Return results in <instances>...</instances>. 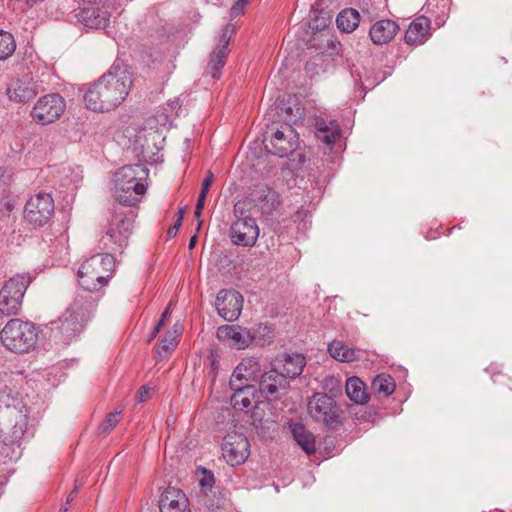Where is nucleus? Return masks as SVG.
Segmentation results:
<instances>
[{
    "instance_id": "f257e3e1",
    "label": "nucleus",
    "mask_w": 512,
    "mask_h": 512,
    "mask_svg": "<svg viewBox=\"0 0 512 512\" xmlns=\"http://www.w3.org/2000/svg\"><path fill=\"white\" fill-rule=\"evenodd\" d=\"M132 83L130 67L116 60L85 92L86 107L95 112L115 109L126 99Z\"/></svg>"
},
{
    "instance_id": "f03ea898",
    "label": "nucleus",
    "mask_w": 512,
    "mask_h": 512,
    "mask_svg": "<svg viewBox=\"0 0 512 512\" xmlns=\"http://www.w3.org/2000/svg\"><path fill=\"white\" fill-rule=\"evenodd\" d=\"M29 410L18 393L5 387L0 390V443L6 450V457L17 459L20 452L14 449L20 447L21 441L29 433Z\"/></svg>"
},
{
    "instance_id": "7ed1b4c3",
    "label": "nucleus",
    "mask_w": 512,
    "mask_h": 512,
    "mask_svg": "<svg viewBox=\"0 0 512 512\" xmlns=\"http://www.w3.org/2000/svg\"><path fill=\"white\" fill-rule=\"evenodd\" d=\"M97 300L98 296L77 293L63 315L52 322V330H57L64 341H71L82 332L85 324L91 319Z\"/></svg>"
},
{
    "instance_id": "20e7f679",
    "label": "nucleus",
    "mask_w": 512,
    "mask_h": 512,
    "mask_svg": "<svg viewBox=\"0 0 512 512\" xmlns=\"http://www.w3.org/2000/svg\"><path fill=\"white\" fill-rule=\"evenodd\" d=\"M149 170L138 163L120 168L114 175V197L122 205L135 206L146 193Z\"/></svg>"
},
{
    "instance_id": "39448f33",
    "label": "nucleus",
    "mask_w": 512,
    "mask_h": 512,
    "mask_svg": "<svg viewBox=\"0 0 512 512\" xmlns=\"http://www.w3.org/2000/svg\"><path fill=\"white\" fill-rule=\"evenodd\" d=\"M115 259L111 253H98L82 263L78 270L79 284L82 290L77 293L99 292L112 278Z\"/></svg>"
},
{
    "instance_id": "423d86ee",
    "label": "nucleus",
    "mask_w": 512,
    "mask_h": 512,
    "mask_svg": "<svg viewBox=\"0 0 512 512\" xmlns=\"http://www.w3.org/2000/svg\"><path fill=\"white\" fill-rule=\"evenodd\" d=\"M38 333L32 322L10 319L0 332L4 347L14 353H28L37 344Z\"/></svg>"
},
{
    "instance_id": "0eeeda50",
    "label": "nucleus",
    "mask_w": 512,
    "mask_h": 512,
    "mask_svg": "<svg viewBox=\"0 0 512 512\" xmlns=\"http://www.w3.org/2000/svg\"><path fill=\"white\" fill-rule=\"evenodd\" d=\"M307 413L315 423L328 430H338L344 420V411L341 406L324 392H316L309 397Z\"/></svg>"
},
{
    "instance_id": "6e6552de",
    "label": "nucleus",
    "mask_w": 512,
    "mask_h": 512,
    "mask_svg": "<svg viewBox=\"0 0 512 512\" xmlns=\"http://www.w3.org/2000/svg\"><path fill=\"white\" fill-rule=\"evenodd\" d=\"M234 216L236 220L230 227L231 241L239 246H253L259 237V227L251 216V203L238 201L234 205Z\"/></svg>"
},
{
    "instance_id": "1a4fd4ad",
    "label": "nucleus",
    "mask_w": 512,
    "mask_h": 512,
    "mask_svg": "<svg viewBox=\"0 0 512 512\" xmlns=\"http://www.w3.org/2000/svg\"><path fill=\"white\" fill-rule=\"evenodd\" d=\"M30 282V276L24 274L15 275L5 282L0 291V319L19 312Z\"/></svg>"
},
{
    "instance_id": "9d476101",
    "label": "nucleus",
    "mask_w": 512,
    "mask_h": 512,
    "mask_svg": "<svg viewBox=\"0 0 512 512\" xmlns=\"http://www.w3.org/2000/svg\"><path fill=\"white\" fill-rule=\"evenodd\" d=\"M133 213L128 214L115 213L106 230L105 235L101 239L103 249L113 252H122L127 246L128 239L133 228Z\"/></svg>"
},
{
    "instance_id": "9b49d317",
    "label": "nucleus",
    "mask_w": 512,
    "mask_h": 512,
    "mask_svg": "<svg viewBox=\"0 0 512 512\" xmlns=\"http://www.w3.org/2000/svg\"><path fill=\"white\" fill-rule=\"evenodd\" d=\"M264 143L269 153L280 158L288 157L298 147V134L290 125L283 124L272 132L269 139L266 137Z\"/></svg>"
},
{
    "instance_id": "f8f14e48",
    "label": "nucleus",
    "mask_w": 512,
    "mask_h": 512,
    "mask_svg": "<svg viewBox=\"0 0 512 512\" xmlns=\"http://www.w3.org/2000/svg\"><path fill=\"white\" fill-rule=\"evenodd\" d=\"M54 213V201L50 194L38 193L32 196L24 209L25 220L34 227L45 225Z\"/></svg>"
},
{
    "instance_id": "ddd939ff",
    "label": "nucleus",
    "mask_w": 512,
    "mask_h": 512,
    "mask_svg": "<svg viewBox=\"0 0 512 512\" xmlns=\"http://www.w3.org/2000/svg\"><path fill=\"white\" fill-rule=\"evenodd\" d=\"M65 110V101L59 94H48L40 98L32 110L35 122L47 125L56 121Z\"/></svg>"
},
{
    "instance_id": "4468645a",
    "label": "nucleus",
    "mask_w": 512,
    "mask_h": 512,
    "mask_svg": "<svg viewBox=\"0 0 512 512\" xmlns=\"http://www.w3.org/2000/svg\"><path fill=\"white\" fill-rule=\"evenodd\" d=\"M290 382L275 367L261 374L259 378V391L265 399L276 401L286 396Z\"/></svg>"
},
{
    "instance_id": "2eb2a0df",
    "label": "nucleus",
    "mask_w": 512,
    "mask_h": 512,
    "mask_svg": "<svg viewBox=\"0 0 512 512\" xmlns=\"http://www.w3.org/2000/svg\"><path fill=\"white\" fill-rule=\"evenodd\" d=\"M222 455L231 466L243 464L250 455L248 439L239 433L227 434L222 444Z\"/></svg>"
},
{
    "instance_id": "dca6fc26",
    "label": "nucleus",
    "mask_w": 512,
    "mask_h": 512,
    "mask_svg": "<svg viewBox=\"0 0 512 512\" xmlns=\"http://www.w3.org/2000/svg\"><path fill=\"white\" fill-rule=\"evenodd\" d=\"M215 305L224 320L234 321L241 313L243 296L234 290H221L217 294Z\"/></svg>"
},
{
    "instance_id": "f3484780",
    "label": "nucleus",
    "mask_w": 512,
    "mask_h": 512,
    "mask_svg": "<svg viewBox=\"0 0 512 512\" xmlns=\"http://www.w3.org/2000/svg\"><path fill=\"white\" fill-rule=\"evenodd\" d=\"M216 335L220 341L236 349H245L256 339L255 333L238 325H222L218 327Z\"/></svg>"
},
{
    "instance_id": "a211bd4d",
    "label": "nucleus",
    "mask_w": 512,
    "mask_h": 512,
    "mask_svg": "<svg viewBox=\"0 0 512 512\" xmlns=\"http://www.w3.org/2000/svg\"><path fill=\"white\" fill-rule=\"evenodd\" d=\"M273 367L280 370L287 380L298 377L305 366V358L298 353L278 355L271 363Z\"/></svg>"
},
{
    "instance_id": "6ab92c4d",
    "label": "nucleus",
    "mask_w": 512,
    "mask_h": 512,
    "mask_svg": "<svg viewBox=\"0 0 512 512\" xmlns=\"http://www.w3.org/2000/svg\"><path fill=\"white\" fill-rule=\"evenodd\" d=\"M77 18L85 27L92 29H104L110 23L109 13L100 7H84Z\"/></svg>"
},
{
    "instance_id": "aec40b11",
    "label": "nucleus",
    "mask_w": 512,
    "mask_h": 512,
    "mask_svg": "<svg viewBox=\"0 0 512 512\" xmlns=\"http://www.w3.org/2000/svg\"><path fill=\"white\" fill-rule=\"evenodd\" d=\"M187 506L185 494L175 488L166 489L159 502L160 512H190Z\"/></svg>"
},
{
    "instance_id": "412c9836",
    "label": "nucleus",
    "mask_w": 512,
    "mask_h": 512,
    "mask_svg": "<svg viewBox=\"0 0 512 512\" xmlns=\"http://www.w3.org/2000/svg\"><path fill=\"white\" fill-rule=\"evenodd\" d=\"M399 29L398 24L390 19H383L374 23L369 35L374 44L382 45L389 43L396 35Z\"/></svg>"
},
{
    "instance_id": "4be33fe9",
    "label": "nucleus",
    "mask_w": 512,
    "mask_h": 512,
    "mask_svg": "<svg viewBox=\"0 0 512 512\" xmlns=\"http://www.w3.org/2000/svg\"><path fill=\"white\" fill-rule=\"evenodd\" d=\"M7 94L10 100L28 102L36 96L37 92L33 82L17 79L9 86Z\"/></svg>"
},
{
    "instance_id": "5701e85b",
    "label": "nucleus",
    "mask_w": 512,
    "mask_h": 512,
    "mask_svg": "<svg viewBox=\"0 0 512 512\" xmlns=\"http://www.w3.org/2000/svg\"><path fill=\"white\" fill-rule=\"evenodd\" d=\"M429 29L430 20L425 16L417 17L411 22L405 33V42L409 45L423 43Z\"/></svg>"
},
{
    "instance_id": "b1692460",
    "label": "nucleus",
    "mask_w": 512,
    "mask_h": 512,
    "mask_svg": "<svg viewBox=\"0 0 512 512\" xmlns=\"http://www.w3.org/2000/svg\"><path fill=\"white\" fill-rule=\"evenodd\" d=\"M290 430L294 440L301 449L308 455L316 451V439L314 434L309 431L302 423H293Z\"/></svg>"
},
{
    "instance_id": "393cba45",
    "label": "nucleus",
    "mask_w": 512,
    "mask_h": 512,
    "mask_svg": "<svg viewBox=\"0 0 512 512\" xmlns=\"http://www.w3.org/2000/svg\"><path fill=\"white\" fill-rule=\"evenodd\" d=\"M330 356L340 362H353L359 359V350L341 341H333L328 346Z\"/></svg>"
},
{
    "instance_id": "a878e982",
    "label": "nucleus",
    "mask_w": 512,
    "mask_h": 512,
    "mask_svg": "<svg viewBox=\"0 0 512 512\" xmlns=\"http://www.w3.org/2000/svg\"><path fill=\"white\" fill-rule=\"evenodd\" d=\"M346 395L356 404H364L368 401L366 386L358 377H350L345 385Z\"/></svg>"
},
{
    "instance_id": "bb28decb",
    "label": "nucleus",
    "mask_w": 512,
    "mask_h": 512,
    "mask_svg": "<svg viewBox=\"0 0 512 512\" xmlns=\"http://www.w3.org/2000/svg\"><path fill=\"white\" fill-rule=\"evenodd\" d=\"M316 128L318 131V138L327 145L335 143L339 136L340 128L338 123L334 120L327 123L326 120L319 118L316 120Z\"/></svg>"
},
{
    "instance_id": "cd10ccee",
    "label": "nucleus",
    "mask_w": 512,
    "mask_h": 512,
    "mask_svg": "<svg viewBox=\"0 0 512 512\" xmlns=\"http://www.w3.org/2000/svg\"><path fill=\"white\" fill-rule=\"evenodd\" d=\"M359 21L360 14L353 8L342 10L336 18L337 27L345 33L353 32L358 27Z\"/></svg>"
},
{
    "instance_id": "c85d7f7f",
    "label": "nucleus",
    "mask_w": 512,
    "mask_h": 512,
    "mask_svg": "<svg viewBox=\"0 0 512 512\" xmlns=\"http://www.w3.org/2000/svg\"><path fill=\"white\" fill-rule=\"evenodd\" d=\"M236 376L241 375L246 382L254 381L258 378L260 364L256 358H246L235 368Z\"/></svg>"
},
{
    "instance_id": "c756f323",
    "label": "nucleus",
    "mask_w": 512,
    "mask_h": 512,
    "mask_svg": "<svg viewBox=\"0 0 512 512\" xmlns=\"http://www.w3.org/2000/svg\"><path fill=\"white\" fill-rule=\"evenodd\" d=\"M228 54L221 52V50H214L211 55L207 65V72L214 79H219L221 75V70L225 65L226 58Z\"/></svg>"
},
{
    "instance_id": "7c9ffc66",
    "label": "nucleus",
    "mask_w": 512,
    "mask_h": 512,
    "mask_svg": "<svg viewBox=\"0 0 512 512\" xmlns=\"http://www.w3.org/2000/svg\"><path fill=\"white\" fill-rule=\"evenodd\" d=\"M395 387L396 384L393 377L384 373L377 375L372 382V388L374 391L379 394H383L386 397L394 392Z\"/></svg>"
},
{
    "instance_id": "2f4dec72",
    "label": "nucleus",
    "mask_w": 512,
    "mask_h": 512,
    "mask_svg": "<svg viewBox=\"0 0 512 512\" xmlns=\"http://www.w3.org/2000/svg\"><path fill=\"white\" fill-rule=\"evenodd\" d=\"M255 387H247L246 389L237 388V393L231 396V404L235 409L243 410L251 406V396L255 393Z\"/></svg>"
},
{
    "instance_id": "473e14b6",
    "label": "nucleus",
    "mask_w": 512,
    "mask_h": 512,
    "mask_svg": "<svg viewBox=\"0 0 512 512\" xmlns=\"http://www.w3.org/2000/svg\"><path fill=\"white\" fill-rule=\"evenodd\" d=\"M16 50L14 36L5 30L0 29V60H6L13 55Z\"/></svg>"
},
{
    "instance_id": "72a5a7b5",
    "label": "nucleus",
    "mask_w": 512,
    "mask_h": 512,
    "mask_svg": "<svg viewBox=\"0 0 512 512\" xmlns=\"http://www.w3.org/2000/svg\"><path fill=\"white\" fill-rule=\"evenodd\" d=\"M280 203L279 193L271 188L268 197L261 206V210L264 214L270 215L279 207Z\"/></svg>"
},
{
    "instance_id": "f704fd0d",
    "label": "nucleus",
    "mask_w": 512,
    "mask_h": 512,
    "mask_svg": "<svg viewBox=\"0 0 512 512\" xmlns=\"http://www.w3.org/2000/svg\"><path fill=\"white\" fill-rule=\"evenodd\" d=\"M252 333L256 334V339L253 341H255L260 346H265L271 343L274 337L272 329L262 324H260L254 331H252Z\"/></svg>"
},
{
    "instance_id": "c9c22d12",
    "label": "nucleus",
    "mask_w": 512,
    "mask_h": 512,
    "mask_svg": "<svg viewBox=\"0 0 512 512\" xmlns=\"http://www.w3.org/2000/svg\"><path fill=\"white\" fill-rule=\"evenodd\" d=\"M121 413V409H115L113 412L109 413L99 426L100 433L107 434L110 432L120 421Z\"/></svg>"
},
{
    "instance_id": "e433bc0d",
    "label": "nucleus",
    "mask_w": 512,
    "mask_h": 512,
    "mask_svg": "<svg viewBox=\"0 0 512 512\" xmlns=\"http://www.w3.org/2000/svg\"><path fill=\"white\" fill-rule=\"evenodd\" d=\"M233 32H234L233 26H231L230 24L225 25L221 30V34L219 37L217 47L214 50H221V52L229 54L228 45H229V42H230Z\"/></svg>"
},
{
    "instance_id": "4c0bfd02",
    "label": "nucleus",
    "mask_w": 512,
    "mask_h": 512,
    "mask_svg": "<svg viewBox=\"0 0 512 512\" xmlns=\"http://www.w3.org/2000/svg\"><path fill=\"white\" fill-rule=\"evenodd\" d=\"M270 187L267 185H257L251 191L249 198L244 199L243 201H249L251 203V207L255 202L263 203L265 199L268 197L270 193Z\"/></svg>"
},
{
    "instance_id": "58836bf2",
    "label": "nucleus",
    "mask_w": 512,
    "mask_h": 512,
    "mask_svg": "<svg viewBox=\"0 0 512 512\" xmlns=\"http://www.w3.org/2000/svg\"><path fill=\"white\" fill-rule=\"evenodd\" d=\"M179 335V332L177 330H174L173 332L169 331L166 333L161 340V344L159 347L158 353L161 354V350L165 353H169L171 350H173L177 345V337Z\"/></svg>"
},
{
    "instance_id": "ea45409f",
    "label": "nucleus",
    "mask_w": 512,
    "mask_h": 512,
    "mask_svg": "<svg viewBox=\"0 0 512 512\" xmlns=\"http://www.w3.org/2000/svg\"><path fill=\"white\" fill-rule=\"evenodd\" d=\"M231 390L234 391V393H237V388L240 389H246L247 387H253V385L250 384V382H246L245 378L241 375L236 376V371L234 370L230 382H229Z\"/></svg>"
},
{
    "instance_id": "a19ab883",
    "label": "nucleus",
    "mask_w": 512,
    "mask_h": 512,
    "mask_svg": "<svg viewBox=\"0 0 512 512\" xmlns=\"http://www.w3.org/2000/svg\"><path fill=\"white\" fill-rule=\"evenodd\" d=\"M202 474L203 476L199 479V486L205 491L211 490L215 482L214 475L206 469H202Z\"/></svg>"
},
{
    "instance_id": "79ce46f5",
    "label": "nucleus",
    "mask_w": 512,
    "mask_h": 512,
    "mask_svg": "<svg viewBox=\"0 0 512 512\" xmlns=\"http://www.w3.org/2000/svg\"><path fill=\"white\" fill-rule=\"evenodd\" d=\"M248 4V0H237L236 3L230 9V17L236 18L244 13L245 6Z\"/></svg>"
},
{
    "instance_id": "37998d69",
    "label": "nucleus",
    "mask_w": 512,
    "mask_h": 512,
    "mask_svg": "<svg viewBox=\"0 0 512 512\" xmlns=\"http://www.w3.org/2000/svg\"><path fill=\"white\" fill-rule=\"evenodd\" d=\"M213 180H214V175L211 171H209L207 173V175L205 176L203 182H202V185H201V190H200V194L199 195H202V196H207L209 190H210V187L213 183Z\"/></svg>"
},
{
    "instance_id": "c03bdc74",
    "label": "nucleus",
    "mask_w": 512,
    "mask_h": 512,
    "mask_svg": "<svg viewBox=\"0 0 512 512\" xmlns=\"http://www.w3.org/2000/svg\"><path fill=\"white\" fill-rule=\"evenodd\" d=\"M205 199H206V196L199 195L196 206H195L194 214H195L196 219L198 220L197 230L200 229L201 224H202V220H199V218L201 216V213H202V210L204 207Z\"/></svg>"
},
{
    "instance_id": "a18cd8bd",
    "label": "nucleus",
    "mask_w": 512,
    "mask_h": 512,
    "mask_svg": "<svg viewBox=\"0 0 512 512\" xmlns=\"http://www.w3.org/2000/svg\"><path fill=\"white\" fill-rule=\"evenodd\" d=\"M326 387L333 393H338L340 391V384L333 377L327 379Z\"/></svg>"
},
{
    "instance_id": "49530a36",
    "label": "nucleus",
    "mask_w": 512,
    "mask_h": 512,
    "mask_svg": "<svg viewBox=\"0 0 512 512\" xmlns=\"http://www.w3.org/2000/svg\"><path fill=\"white\" fill-rule=\"evenodd\" d=\"M150 388L148 386H141L137 392V398L139 402H144L148 398Z\"/></svg>"
},
{
    "instance_id": "de8ad7c7",
    "label": "nucleus",
    "mask_w": 512,
    "mask_h": 512,
    "mask_svg": "<svg viewBox=\"0 0 512 512\" xmlns=\"http://www.w3.org/2000/svg\"><path fill=\"white\" fill-rule=\"evenodd\" d=\"M209 360H210V370H209V375H212L213 377L216 376L217 374V361L216 359L213 357V355L211 354V356L209 357Z\"/></svg>"
},
{
    "instance_id": "09e8293b",
    "label": "nucleus",
    "mask_w": 512,
    "mask_h": 512,
    "mask_svg": "<svg viewBox=\"0 0 512 512\" xmlns=\"http://www.w3.org/2000/svg\"><path fill=\"white\" fill-rule=\"evenodd\" d=\"M162 325H163V319H160L157 326L155 327L154 331L152 332V334L150 336V340L153 339L159 333Z\"/></svg>"
},
{
    "instance_id": "8fccbe9b",
    "label": "nucleus",
    "mask_w": 512,
    "mask_h": 512,
    "mask_svg": "<svg viewBox=\"0 0 512 512\" xmlns=\"http://www.w3.org/2000/svg\"><path fill=\"white\" fill-rule=\"evenodd\" d=\"M177 232H178L177 227L171 226V227H169V229L167 231V235H168V237L172 238V237L176 236Z\"/></svg>"
},
{
    "instance_id": "3c124183",
    "label": "nucleus",
    "mask_w": 512,
    "mask_h": 512,
    "mask_svg": "<svg viewBox=\"0 0 512 512\" xmlns=\"http://www.w3.org/2000/svg\"><path fill=\"white\" fill-rule=\"evenodd\" d=\"M196 242H197V236H196V235H194V236H192V237L190 238V240H189L188 248H189L190 250H192V249L195 247Z\"/></svg>"
},
{
    "instance_id": "603ef678",
    "label": "nucleus",
    "mask_w": 512,
    "mask_h": 512,
    "mask_svg": "<svg viewBox=\"0 0 512 512\" xmlns=\"http://www.w3.org/2000/svg\"><path fill=\"white\" fill-rule=\"evenodd\" d=\"M82 485H83V481L80 480V479H76L75 486H74V489L72 491L77 493Z\"/></svg>"
},
{
    "instance_id": "864d4df0",
    "label": "nucleus",
    "mask_w": 512,
    "mask_h": 512,
    "mask_svg": "<svg viewBox=\"0 0 512 512\" xmlns=\"http://www.w3.org/2000/svg\"><path fill=\"white\" fill-rule=\"evenodd\" d=\"M82 485H83V481L80 480V479H76L75 486H74V489L72 491L77 493Z\"/></svg>"
},
{
    "instance_id": "5fc2aeb1",
    "label": "nucleus",
    "mask_w": 512,
    "mask_h": 512,
    "mask_svg": "<svg viewBox=\"0 0 512 512\" xmlns=\"http://www.w3.org/2000/svg\"><path fill=\"white\" fill-rule=\"evenodd\" d=\"M184 214H185V208H179V210L176 214L177 219L183 220Z\"/></svg>"
},
{
    "instance_id": "6e6d98bb",
    "label": "nucleus",
    "mask_w": 512,
    "mask_h": 512,
    "mask_svg": "<svg viewBox=\"0 0 512 512\" xmlns=\"http://www.w3.org/2000/svg\"><path fill=\"white\" fill-rule=\"evenodd\" d=\"M76 494H77L76 492L71 491L67 497L66 504H69L70 502H72L74 500V497Z\"/></svg>"
},
{
    "instance_id": "4d7b16f0",
    "label": "nucleus",
    "mask_w": 512,
    "mask_h": 512,
    "mask_svg": "<svg viewBox=\"0 0 512 512\" xmlns=\"http://www.w3.org/2000/svg\"><path fill=\"white\" fill-rule=\"evenodd\" d=\"M324 26H325V23H323L322 25H318V24L314 25V24H312V23H310V24H309V27H310L312 30H320V29H321V27H324Z\"/></svg>"
},
{
    "instance_id": "13d9d810",
    "label": "nucleus",
    "mask_w": 512,
    "mask_h": 512,
    "mask_svg": "<svg viewBox=\"0 0 512 512\" xmlns=\"http://www.w3.org/2000/svg\"><path fill=\"white\" fill-rule=\"evenodd\" d=\"M169 314V307L166 308V310L162 313L161 319H163V322L165 321V318Z\"/></svg>"
},
{
    "instance_id": "bf43d9fd",
    "label": "nucleus",
    "mask_w": 512,
    "mask_h": 512,
    "mask_svg": "<svg viewBox=\"0 0 512 512\" xmlns=\"http://www.w3.org/2000/svg\"><path fill=\"white\" fill-rule=\"evenodd\" d=\"M181 224H182V220H179V219L176 218V221H175L173 226L177 227V230H179Z\"/></svg>"
},
{
    "instance_id": "052dcab7",
    "label": "nucleus",
    "mask_w": 512,
    "mask_h": 512,
    "mask_svg": "<svg viewBox=\"0 0 512 512\" xmlns=\"http://www.w3.org/2000/svg\"><path fill=\"white\" fill-rule=\"evenodd\" d=\"M68 505L69 504H65L63 507L60 508V512H67L68 511Z\"/></svg>"
}]
</instances>
